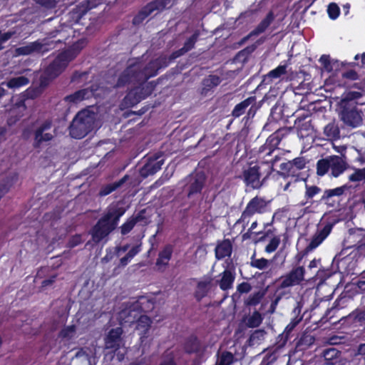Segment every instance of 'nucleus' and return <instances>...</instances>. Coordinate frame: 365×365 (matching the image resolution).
Segmentation results:
<instances>
[{
    "label": "nucleus",
    "mask_w": 365,
    "mask_h": 365,
    "mask_svg": "<svg viewBox=\"0 0 365 365\" xmlns=\"http://www.w3.org/2000/svg\"><path fill=\"white\" fill-rule=\"evenodd\" d=\"M141 61L129 63L118 78L115 87L122 88L128 84H138V86L130 89L123 98L121 106L124 108H132L141 101L150 96L158 85L155 81L147 82L151 77L143 79V76L148 74L145 67Z\"/></svg>",
    "instance_id": "nucleus-1"
},
{
    "label": "nucleus",
    "mask_w": 365,
    "mask_h": 365,
    "mask_svg": "<svg viewBox=\"0 0 365 365\" xmlns=\"http://www.w3.org/2000/svg\"><path fill=\"white\" fill-rule=\"evenodd\" d=\"M292 129V127H283L277 129L259 148L257 152V158L262 165H267L264 180L267 179L275 171L274 166L282 158L278 146L282 140L287 137Z\"/></svg>",
    "instance_id": "nucleus-2"
},
{
    "label": "nucleus",
    "mask_w": 365,
    "mask_h": 365,
    "mask_svg": "<svg viewBox=\"0 0 365 365\" xmlns=\"http://www.w3.org/2000/svg\"><path fill=\"white\" fill-rule=\"evenodd\" d=\"M127 208L122 202L111 204L107 212L93 227L91 235L92 240L98 244L118 227L120 218L125 213Z\"/></svg>",
    "instance_id": "nucleus-3"
},
{
    "label": "nucleus",
    "mask_w": 365,
    "mask_h": 365,
    "mask_svg": "<svg viewBox=\"0 0 365 365\" xmlns=\"http://www.w3.org/2000/svg\"><path fill=\"white\" fill-rule=\"evenodd\" d=\"M200 35V33L198 30L195 31L194 33L186 39L182 48L173 51L169 56L160 55L158 58L150 61L148 63V66L145 68L148 74L143 76V79L145 80L148 77L157 76L160 69L168 67L174 60L191 51L195 47Z\"/></svg>",
    "instance_id": "nucleus-4"
},
{
    "label": "nucleus",
    "mask_w": 365,
    "mask_h": 365,
    "mask_svg": "<svg viewBox=\"0 0 365 365\" xmlns=\"http://www.w3.org/2000/svg\"><path fill=\"white\" fill-rule=\"evenodd\" d=\"M84 45L83 40H78L68 49L60 52L46 68L45 75L50 79H54L60 76L69 63L77 57Z\"/></svg>",
    "instance_id": "nucleus-5"
},
{
    "label": "nucleus",
    "mask_w": 365,
    "mask_h": 365,
    "mask_svg": "<svg viewBox=\"0 0 365 365\" xmlns=\"http://www.w3.org/2000/svg\"><path fill=\"white\" fill-rule=\"evenodd\" d=\"M185 180L184 190L192 207L202 200V193L206 185L207 177L203 172H196L187 175Z\"/></svg>",
    "instance_id": "nucleus-6"
},
{
    "label": "nucleus",
    "mask_w": 365,
    "mask_h": 365,
    "mask_svg": "<svg viewBox=\"0 0 365 365\" xmlns=\"http://www.w3.org/2000/svg\"><path fill=\"white\" fill-rule=\"evenodd\" d=\"M94 120L86 110L79 111L69 126V134L75 139H81L92 131Z\"/></svg>",
    "instance_id": "nucleus-7"
},
{
    "label": "nucleus",
    "mask_w": 365,
    "mask_h": 365,
    "mask_svg": "<svg viewBox=\"0 0 365 365\" xmlns=\"http://www.w3.org/2000/svg\"><path fill=\"white\" fill-rule=\"evenodd\" d=\"M306 270L303 266H294L284 275L282 276L277 288L276 294L281 289L302 284L305 280Z\"/></svg>",
    "instance_id": "nucleus-8"
},
{
    "label": "nucleus",
    "mask_w": 365,
    "mask_h": 365,
    "mask_svg": "<svg viewBox=\"0 0 365 365\" xmlns=\"http://www.w3.org/2000/svg\"><path fill=\"white\" fill-rule=\"evenodd\" d=\"M268 203L269 202L258 196L252 198L247 204L245 209L242 212L240 218L237 222H248L249 219L255 214H263L266 212Z\"/></svg>",
    "instance_id": "nucleus-9"
},
{
    "label": "nucleus",
    "mask_w": 365,
    "mask_h": 365,
    "mask_svg": "<svg viewBox=\"0 0 365 365\" xmlns=\"http://www.w3.org/2000/svg\"><path fill=\"white\" fill-rule=\"evenodd\" d=\"M58 42H61V41H49L48 38H43L41 41L37 40L26 46L17 48L16 52L20 56H26L33 53H43L54 48Z\"/></svg>",
    "instance_id": "nucleus-10"
},
{
    "label": "nucleus",
    "mask_w": 365,
    "mask_h": 365,
    "mask_svg": "<svg viewBox=\"0 0 365 365\" xmlns=\"http://www.w3.org/2000/svg\"><path fill=\"white\" fill-rule=\"evenodd\" d=\"M350 185L344 184L335 188L325 189L320 198L319 202L327 206V207H335L339 204L343 195L349 190Z\"/></svg>",
    "instance_id": "nucleus-11"
},
{
    "label": "nucleus",
    "mask_w": 365,
    "mask_h": 365,
    "mask_svg": "<svg viewBox=\"0 0 365 365\" xmlns=\"http://www.w3.org/2000/svg\"><path fill=\"white\" fill-rule=\"evenodd\" d=\"M340 118L345 125L351 128H356L362 123L361 110L357 106H339Z\"/></svg>",
    "instance_id": "nucleus-12"
},
{
    "label": "nucleus",
    "mask_w": 365,
    "mask_h": 365,
    "mask_svg": "<svg viewBox=\"0 0 365 365\" xmlns=\"http://www.w3.org/2000/svg\"><path fill=\"white\" fill-rule=\"evenodd\" d=\"M261 167L258 165L252 166L251 165L242 172V178L244 182L248 187L252 189H259L262 187V183L267 179L264 178L260 180L262 173L260 171Z\"/></svg>",
    "instance_id": "nucleus-13"
},
{
    "label": "nucleus",
    "mask_w": 365,
    "mask_h": 365,
    "mask_svg": "<svg viewBox=\"0 0 365 365\" xmlns=\"http://www.w3.org/2000/svg\"><path fill=\"white\" fill-rule=\"evenodd\" d=\"M163 153L157 152L148 158L146 163L140 168V174L143 178L155 174L164 163Z\"/></svg>",
    "instance_id": "nucleus-14"
},
{
    "label": "nucleus",
    "mask_w": 365,
    "mask_h": 365,
    "mask_svg": "<svg viewBox=\"0 0 365 365\" xmlns=\"http://www.w3.org/2000/svg\"><path fill=\"white\" fill-rule=\"evenodd\" d=\"M275 19V15L272 11H269L265 17L258 24V25L250 31L247 36H244L239 42V46L245 44L250 38L257 36L266 31L269 26Z\"/></svg>",
    "instance_id": "nucleus-15"
},
{
    "label": "nucleus",
    "mask_w": 365,
    "mask_h": 365,
    "mask_svg": "<svg viewBox=\"0 0 365 365\" xmlns=\"http://www.w3.org/2000/svg\"><path fill=\"white\" fill-rule=\"evenodd\" d=\"M123 329L121 327L111 329L105 337V349H110L112 357L120 348L121 335Z\"/></svg>",
    "instance_id": "nucleus-16"
},
{
    "label": "nucleus",
    "mask_w": 365,
    "mask_h": 365,
    "mask_svg": "<svg viewBox=\"0 0 365 365\" xmlns=\"http://www.w3.org/2000/svg\"><path fill=\"white\" fill-rule=\"evenodd\" d=\"M52 122L49 120H45L34 132V148H38L43 142H48L53 139V136L46 131L50 130Z\"/></svg>",
    "instance_id": "nucleus-17"
},
{
    "label": "nucleus",
    "mask_w": 365,
    "mask_h": 365,
    "mask_svg": "<svg viewBox=\"0 0 365 365\" xmlns=\"http://www.w3.org/2000/svg\"><path fill=\"white\" fill-rule=\"evenodd\" d=\"M334 225V223L328 222L322 229L317 230L315 234L312 236L310 242L306 247L308 251L312 252L324 242L331 233Z\"/></svg>",
    "instance_id": "nucleus-18"
},
{
    "label": "nucleus",
    "mask_w": 365,
    "mask_h": 365,
    "mask_svg": "<svg viewBox=\"0 0 365 365\" xmlns=\"http://www.w3.org/2000/svg\"><path fill=\"white\" fill-rule=\"evenodd\" d=\"M232 253V243L230 239H224L217 242L215 248V258L218 260L230 257Z\"/></svg>",
    "instance_id": "nucleus-19"
},
{
    "label": "nucleus",
    "mask_w": 365,
    "mask_h": 365,
    "mask_svg": "<svg viewBox=\"0 0 365 365\" xmlns=\"http://www.w3.org/2000/svg\"><path fill=\"white\" fill-rule=\"evenodd\" d=\"M136 323V330L139 331L140 340L143 342L148 336V333L151 327V319L144 314H140L135 322Z\"/></svg>",
    "instance_id": "nucleus-20"
},
{
    "label": "nucleus",
    "mask_w": 365,
    "mask_h": 365,
    "mask_svg": "<svg viewBox=\"0 0 365 365\" xmlns=\"http://www.w3.org/2000/svg\"><path fill=\"white\" fill-rule=\"evenodd\" d=\"M330 160L331 175L334 178H338L347 169L348 164L341 156L330 155Z\"/></svg>",
    "instance_id": "nucleus-21"
},
{
    "label": "nucleus",
    "mask_w": 365,
    "mask_h": 365,
    "mask_svg": "<svg viewBox=\"0 0 365 365\" xmlns=\"http://www.w3.org/2000/svg\"><path fill=\"white\" fill-rule=\"evenodd\" d=\"M129 179L128 175H125L120 180L111 183L102 185L99 189L98 195L99 197H105L113 192L120 188Z\"/></svg>",
    "instance_id": "nucleus-22"
},
{
    "label": "nucleus",
    "mask_w": 365,
    "mask_h": 365,
    "mask_svg": "<svg viewBox=\"0 0 365 365\" xmlns=\"http://www.w3.org/2000/svg\"><path fill=\"white\" fill-rule=\"evenodd\" d=\"M182 347L186 354H197L200 351L202 344L195 334H191L185 339Z\"/></svg>",
    "instance_id": "nucleus-23"
},
{
    "label": "nucleus",
    "mask_w": 365,
    "mask_h": 365,
    "mask_svg": "<svg viewBox=\"0 0 365 365\" xmlns=\"http://www.w3.org/2000/svg\"><path fill=\"white\" fill-rule=\"evenodd\" d=\"M140 313L138 307L133 306V302H128L126 304L125 308L120 312V317L122 318L125 323L133 324Z\"/></svg>",
    "instance_id": "nucleus-24"
},
{
    "label": "nucleus",
    "mask_w": 365,
    "mask_h": 365,
    "mask_svg": "<svg viewBox=\"0 0 365 365\" xmlns=\"http://www.w3.org/2000/svg\"><path fill=\"white\" fill-rule=\"evenodd\" d=\"M324 363V365H341V352L336 348H329L322 353Z\"/></svg>",
    "instance_id": "nucleus-25"
},
{
    "label": "nucleus",
    "mask_w": 365,
    "mask_h": 365,
    "mask_svg": "<svg viewBox=\"0 0 365 365\" xmlns=\"http://www.w3.org/2000/svg\"><path fill=\"white\" fill-rule=\"evenodd\" d=\"M363 91H348L341 96L339 106H357L356 101L363 96Z\"/></svg>",
    "instance_id": "nucleus-26"
},
{
    "label": "nucleus",
    "mask_w": 365,
    "mask_h": 365,
    "mask_svg": "<svg viewBox=\"0 0 365 365\" xmlns=\"http://www.w3.org/2000/svg\"><path fill=\"white\" fill-rule=\"evenodd\" d=\"M307 115H302L297 117L294 120V127L302 135H309V133L312 130V120H307Z\"/></svg>",
    "instance_id": "nucleus-27"
},
{
    "label": "nucleus",
    "mask_w": 365,
    "mask_h": 365,
    "mask_svg": "<svg viewBox=\"0 0 365 365\" xmlns=\"http://www.w3.org/2000/svg\"><path fill=\"white\" fill-rule=\"evenodd\" d=\"M92 96V91L88 88H83L64 97V101L70 103H78L81 101L88 99Z\"/></svg>",
    "instance_id": "nucleus-28"
},
{
    "label": "nucleus",
    "mask_w": 365,
    "mask_h": 365,
    "mask_svg": "<svg viewBox=\"0 0 365 365\" xmlns=\"http://www.w3.org/2000/svg\"><path fill=\"white\" fill-rule=\"evenodd\" d=\"M133 306L138 307L140 314L148 313L154 309V302L145 296H140L137 300L133 302Z\"/></svg>",
    "instance_id": "nucleus-29"
},
{
    "label": "nucleus",
    "mask_w": 365,
    "mask_h": 365,
    "mask_svg": "<svg viewBox=\"0 0 365 365\" xmlns=\"http://www.w3.org/2000/svg\"><path fill=\"white\" fill-rule=\"evenodd\" d=\"M212 279L208 278L207 280L200 281L197 284L196 290L195 292V297L197 302H200L205 297L210 290Z\"/></svg>",
    "instance_id": "nucleus-30"
},
{
    "label": "nucleus",
    "mask_w": 365,
    "mask_h": 365,
    "mask_svg": "<svg viewBox=\"0 0 365 365\" xmlns=\"http://www.w3.org/2000/svg\"><path fill=\"white\" fill-rule=\"evenodd\" d=\"M256 98L255 96H250L242 102L237 103L233 108L232 111V115L234 118H239L244 113H245L247 108L252 105L255 104Z\"/></svg>",
    "instance_id": "nucleus-31"
},
{
    "label": "nucleus",
    "mask_w": 365,
    "mask_h": 365,
    "mask_svg": "<svg viewBox=\"0 0 365 365\" xmlns=\"http://www.w3.org/2000/svg\"><path fill=\"white\" fill-rule=\"evenodd\" d=\"M173 252V246L171 245H166L161 251L159 252L158 257L156 259V265L167 266L172 257Z\"/></svg>",
    "instance_id": "nucleus-32"
},
{
    "label": "nucleus",
    "mask_w": 365,
    "mask_h": 365,
    "mask_svg": "<svg viewBox=\"0 0 365 365\" xmlns=\"http://www.w3.org/2000/svg\"><path fill=\"white\" fill-rule=\"evenodd\" d=\"M235 279V275L230 270L225 269L222 273V278L219 282L220 288L226 291L232 287L233 282Z\"/></svg>",
    "instance_id": "nucleus-33"
},
{
    "label": "nucleus",
    "mask_w": 365,
    "mask_h": 365,
    "mask_svg": "<svg viewBox=\"0 0 365 365\" xmlns=\"http://www.w3.org/2000/svg\"><path fill=\"white\" fill-rule=\"evenodd\" d=\"M315 341V338L307 332L303 333L297 341L295 347L298 351H304L312 346Z\"/></svg>",
    "instance_id": "nucleus-34"
},
{
    "label": "nucleus",
    "mask_w": 365,
    "mask_h": 365,
    "mask_svg": "<svg viewBox=\"0 0 365 365\" xmlns=\"http://www.w3.org/2000/svg\"><path fill=\"white\" fill-rule=\"evenodd\" d=\"M152 13L154 11L162 12L165 9L172 6L171 0H153L147 4Z\"/></svg>",
    "instance_id": "nucleus-35"
},
{
    "label": "nucleus",
    "mask_w": 365,
    "mask_h": 365,
    "mask_svg": "<svg viewBox=\"0 0 365 365\" xmlns=\"http://www.w3.org/2000/svg\"><path fill=\"white\" fill-rule=\"evenodd\" d=\"M324 134L329 140H337L340 137V130L334 122H331L324 127Z\"/></svg>",
    "instance_id": "nucleus-36"
},
{
    "label": "nucleus",
    "mask_w": 365,
    "mask_h": 365,
    "mask_svg": "<svg viewBox=\"0 0 365 365\" xmlns=\"http://www.w3.org/2000/svg\"><path fill=\"white\" fill-rule=\"evenodd\" d=\"M330 155L319 159L316 165V173L318 176H324L330 170Z\"/></svg>",
    "instance_id": "nucleus-37"
},
{
    "label": "nucleus",
    "mask_w": 365,
    "mask_h": 365,
    "mask_svg": "<svg viewBox=\"0 0 365 365\" xmlns=\"http://www.w3.org/2000/svg\"><path fill=\"white\" fill-rule=\"evenodd\" d=\"M287 73V65H279L274 69L270 71L264 77V81L272 82L274 79L279 78Z\"/></svg>",
    "instance_id": "nucleus-38"
},
{
    "label": "nucleus",
    "mask_w": 365,
    "mask_h": 365,
    "mask_svg": "<svg viewBox=\"0 0 365 365\" xmlns=\"http://www.w3.org/2000/svg\"><path fill=\"white\" fill-rule=\"evenodd\" d=\"M321 192L322 189L319 186L305 184L304 198L306 199V202H302V205H305L307 202L312 204L313 202L312 200Z\"/></svg>",
    "instance_id": "nucleus-39"
},
{
    "label": "nucleus",
    "mask_w": 365,
    "mask_h": 365,
    "mask_svg": "<svg viewBox=\"0 0 365 365\" xmlns=\"http://www.w3.org/2000/svg\"><path fill=\"white\" fill-rule=\"evenodd\" d=\"M153 13L150 11L148 6L146 4L134 16L132 20V24L134 26H138L141 24L146 18H148Z\"/></svg>",
    "instance_id": "nucleus-40"
},
{
    "label": "nucleus",
    "mask_w": 365,
    "mask_h": 365,
    "mask_svg": "<svg viewBox=\"0 0 365 365\" xmlns=\"http://www.w3.org/2000/svg\"><path fill=\"white\" fill-rule=\"evenodd\" d=\"M153 13L150 11L148 6L146 4L134 16L132 20V24L134 26H138L141 24L146 18H148Z\"/></svg>",
    "instance_id": "nucleus-41"
},
{
    "label": "nucleus",
    "mask_w": 365,
    "mask_h": 365,
    "mask_svg": "<svg viewBox=\"0 0 365 365\" xmlns=\"http://www.w3.org/2000/svg\"><path fill=\"white\" fill-rule=\"evenodd\" d=\"M153 13L150 11L148 6L146 4L134 16L132 20V24L134 26H138L141 24L146 18H148Z\"/></svg>",
    "instance_id": "nucleus-42"
},
{
    "label": "nucleus",
    "mask_w": 365,
    "mask_h": 365,
    "mask_svg": "<svg viewBox=\"0 0 365 365\" xmlns=\"http://www.w3.org/2000/svg\"><path fill=\"white\" fill-rule=\"evenodd\" d=\"M29 83V79L24 76L11 78L6 83L9 88L16 89Z\"/></svg>",
    "instance_id": "nucleus-43"
},
{
    "label": "nucleus",
    "mask_w": 365,
    "mask_h": 365,
    "mask_svg": "<svg viewBox=\"0 0 365 365\" xmlns=\"http://www.w3.org/2000/svg\"><path fill=\"white\" fill-rule=\"evenodd\" d=\"M234 361V354L228 351H223L218 354L215 365H231Z\"/></svg>",
    "instance_id": "nucleus-44"
},
{
    "label": "nucleus",
    "mask_w": 365,
    "mask_h": 365,
    "mask_svg": "<svg viewBox=\"0 0 365 365\" xmlns=\"http://www.w3.org/2000/svg\"><path fill=\"white\" fill-rule=\"evenodd\" d=\"M222 80L220 77L217 75H210L202 81L203 89L208 91L212 88L217 86Z\"/></svg>",
    "instance_id": "nucleus-45"
},
{
    "label": "nucleus",
    "mask_w": 365,
    "mask_h": 365,
    "mask_svg": "<svg viewBox=\"0 0 365 365\" xmlns=\"http://www.w3.org/2000/svg\"><path fill=\"white\" fill-rule=\"evenodd\" d=\"M103 4V0H86L81 3L79 8L81 14L80 17L86 14L89 10H91L98 5Z\"/></svg>",
    "instance_id": "nucleus-46"
},
{
    "label": "nucleus",
    "mask_w": 365,
    "mask_h": 365,
    "mask_svg": "<svg viewBox=\"0 0 365 365\" xmlns=\"http://www.w3.org/2000/svg\"><path fill=\"white\" fill-rule=\"evenodd\" d=\"M263 317L259 312L255 310L253 313L247 318L246 324L250 328L258 327L262 322Z\"/></svg>",
    "instance_id": "nucleus-47"
},
{
    "label": "nucleus",
    "mask_w": 365,
    "mask_h": 365,
    "mask_svg": "<svg viewBox=\"0 0 365 365\" xmlns=\"http://www.w3.org/2000/svg\"><path fill=\"white\" fill-rule=\"evenodd\" d=\"M264 296V292L262 291H257L250 294L248 298L245 301V304L247 307L256 306L262 299Z\"/></svg>",
    "instance_id": "nucleus-48"
},
{
    "label": "nucleus",
    "mask_w": 365,
    "mask_h": 365,
    "mask_svg": "<svg viewBox=\"0 0 365 365\" xmlns=\"http://www.w3.org/2000/svg\"><path fill=\"white\" fill-rule=\"evenodd\" d=\"M346 301V298L344 297H338L334 302L332 307L327 309L325 313V317L327 319H331L334 316V312L336 310H339L344 307L343 304Z\"/></svg>",
    "instance_id": "nucleus-49"
},
{
    "label": "nucleus",
    "mask_w": 365,
    "mask_h": 365,
    "mask_svg": "<svg viewBox=\"0 0 365 365\" xmlns=\"http://www.w3.org/2000/svg\"><path fill=\"white\" fill-rule=\"evenodd\" d=\"M349 317L352 319L354 323L363 325L365 324V307L361 309H355L349 315Z\"/></svg>",
    "instance_id": "nucleus-50"
},
{
    "label": "nucleus",
    "mask_w": 365,
    "mask_h": 365,
    "mask_svg": "<svg viewBox=\"0 0 365 365\" xmlns=\"http://www.w3.org/2000/svg\"><path fill=\"white\" fill-rule=\"evenodd\" d=\"M255 255L254 254L251 257L250 266L258 269H264L269 266V260L262 257L260 259H257L255 257Z\"/></svg>",
    "instance_id": "nucleus-51"
},
{
    "label": "nucleus",
    "mask_w": 365,
    "mask_h": 365,
    "mask_svg": "<svg viewBox=\"0 0 365 365\" xmlns=\"http://www.w3.org/2000/svg\"><path fill=\"white\" fill-rule=\"evenodd\" d=\"M353 365H365V344H360L355 358L352 360Z\"/></svg>",
    "instance_id": "nucleus-52"
},
{
    "label": "nucleus",
    "mask_w": 365,
    "mask_h": 365,
    "mask_svg": "<svg viewBox=\"0 0 365 365\" xmlns=\"http://www.w3.org/2000/svg\"><path fill=\"white\" fill-rule=\"evenodd\" d=\"M349 180L351 182L365 181V168L355 169L354 172L349 176Z\"/></svg>",
    "instance_id": "nucleus-53"
},
{
    "label": "nucleus",
    "mask_w": 365,
    "mask_h": 365,
    "mask_svg": "<svg viewBox=\"0 0 365 365\" xmlns=\"http://www.w3.org/2000/svg\"><path fill=\"white\" fill-rule=\"evenodd\" d=\"M327 13L331 19L335 20L340 14V9L336 3L331 2L328 5Z\"/></svg>",
    "instance_id": "nucleus-54"
},
{
    "label": "nucleus",
    "mask_w": 365,
    "mask_h": 365,
    "mask_svg": "<svg viewBox=\"0 0 365 365\" xmlns=\"http://www.w3.org/2000/svg\"><path fill=\"white\" fill-rule=\"evenodd\" d=\"M280 237L274 236L269 241V242L265 247V252L267 253L274 252L280 244Z\"/></svg>",
    "instance_id": "nucleus-55"
},
{
    "label": "nucleus",
    "mask_w": 365,
    "mask_h": 365,
    "mask_svg": "<svg viewBox=\"0 0 365 365\" xmlns=\"http://www.w3.org/2000/svg\"><path fill=\"white\" fill-rule=\"evenodd\" d=\"M159 365H178L175 361L173 351H165L163 355V359Z\"/></svg>",
    "instance_id": "nucleus-56"
},
{
    "label": "nucleus",
    "mask_w": 365,
    "mask_h": 365,
    "mask_svg": "<svg viewBox=\"0 0 365 365\" xmlns=\"http://www.w3.org/2000/svg\"><path fill=\"white\" fill-rule=\"evenodd\" d=\"M265 331L263 329H257L254 331L250 336L249 341L252 344L259 343L264 339Z\"/></svg>",
    "instance_id": "nucleus-57"
},
{
    "label": "nucleus",
    "mask_w": 365,
    "mask_h": 365,
    "mask_svg": "<svg viewBox=\"0 0 365 365\" xmlns=\"http://www.w3.org/2000/svg\"><path fill=\"white\" fill-rule=\"evenodd\" d=\"M319 61L326 71L331 72L333 71V66L331 63V58L329 55L323 54L320 57Z\"/></svg>",
    "instance_id": "nucleus-58"
},
{
    "label": "nucleus",
    "mask_w": 365,
    "mask_h": 365,
    "mask_svg": "<svg viewBox=\"0 0 365 365\" xmlns=\"http://www.w3.org/2000/svg\"><path fill=\"white\" fill-rule=\"evenodd\" d=\"M76 329V327L75 325L65 327L61 330L59 336L62 338H71L73 336Z\"/></svg>",
    "instance_id": "nucleus-59"
},
{
    "label": "nucleus",
    "mask_w": 365,
    "mask_h": 365,
    "mask_svg": "<svg viewBox=\"0 0 365 365\" xmlns=\"http://www.w3.org/2000/svg\"><path fill=\"white\" fill-rule=\"evenodd\" d=\"M135 222L133 221V220L130 217L128 218L126 222H125L121 226H120V233L122 235H125L128 234L135 227Z\"/></svg>",
    "instance_id": "nucleus-60"
},
{
    "label": "nucleus",
    "mask_w": 365,
    "mask_h": 365,
    "mask_svg": "<svg viewBox=\"0 0 365 365\" xmlns=\"http://www.w3.org/2000/svg\"><path fill=\"white\" fill-rule=\"evenodd\" d=\"M265 232H255L257 235L259 236L258 239L257 240V242H264L267 237H269L272 235H274L275 229H271V228H267L265 229Z\"/></svg>",
    "instance_id": "nucleus-61"
},
{
    "label": "nucleus",
    "mask_w": 365,
    "mask_h": 365,
    "mask_svg": "<svg viewBox=\"0 0 365 365\" xmlns=\"http://www.w3.org/2000/svg\"><path fill=\"white\" fill-rule=\"evenodd\" d=\"M291 162L290 160L282 163L280 164L281 171H277V174L283 178L289 177V171H290Z\"/></svg>",
    "instance_id": "nucleus-62"
},
{
    "label": "nucleus",
    "mask_w": 365,
    "mask_h": 365,
    "mask_svg": "<svg viewBox=\"0 0 365 365\" xmlns=\"http://www.w3.org/2000/svg\"><path fill=\"white\" fill-rule=\"evenodd\" d=\"M82 243V237L81 235L76 234L73 235L67 243V247L70 249L74 248Z\"/></svg>",
    "instance_id": "nucleus-63"
},
{
    "label": "nucleus",
    "mask_w": 365,
    "mask_h": 365,
    "mask_svg": "<svg viewBox=\"0 0 365 365\" xmlns=\"http://www.w3.org/2000/svg\"><path fill=\"white\" fill-rule=\"evenodd\" d=\"M292 163L295 166L296 170H301L305 168L306 160L304 157H297L290 160Z\"/></svg>",
    "instance_id": "nucleus-64"
}]
</instances>
